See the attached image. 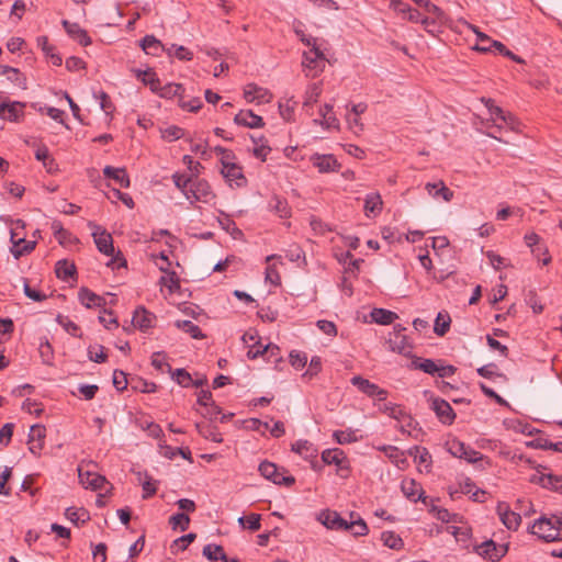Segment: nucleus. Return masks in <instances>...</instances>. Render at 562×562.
I'll return each mask as SVG.
<instances>
[{"label": "nucleus", "mask_w": 562, "mask_h": 562, "mask_svg": "<svg viewBox=\"0 0 562 562\" xmlns=\"http://www.w3.org/2000/svg\"><path fill=\"white\" fill-rule=\"evenodd\" d=\"M412 366L414 369L422 370L423 372L430 375H434L437 373V371H439L438 366L431 359L422 360L420 358H416L415 360H413Z\"/></svg>", "instance_id": "44"}, {"label": "nucleus", "mask_w": 562, "mask_h": 562, "mask_svg": "<svg viewBox=\"0 0 562 562\" xmlns=\"http://www.w3.org/2000/svg\"><path fill=\"white\" fill-rule=\"evenodd\" d=\"M389 345L392 351H396L404 356H408L413 349V346L406 335H400L395 338H390Z\"/></svg>", "instance_id": "26"}, {"label": "nucleus", "mask_w": 562, "mask_h": 562, "mask_svg": "<svg viewBox=\"0 0 562 562\" xmlns=\"http://www.w3.org/2000/svg\"><path fill=\"white\" fill-rule=\"evenodd\" d=\"M381 540L385 547L393 550H400L404 546L402 538L393 531L382 532Z\"/></svg>", "instance_id": "40"}, {"label": "nucleus", "mask_w": 562, "mask_h": 562, "mask_svg": "<svg viewBox=\"0 0 562 562\" xmlns=\"http://www.w3.org/2000/svg\"><path fill=\"white\" fill-rule=\"evenodd\" d=\"M195 428L199 431V434L211 441L214 442H222V434L217 430L216 426L207 423H196Z\"/></svg>", "instance_id": "27"}, {"label": "nucleus", "mask_w": 562, "mask_h": 562, "mask_svg": "<svg viewBox=\"0 0 562 562\" xmlns=\"http://www.w3.org/2000/svg\"><path fill=\"white\" fill-rule=\"evenodd\" d=\"M497 514L503 525L509 530H517L521 524V515L509 508L505 502H499L496 507Z\"/></svg>", "instance_id": "7"}, {"label": "nucleus", "mask_w": 562, "mask_h": 562, "mask_svg": "<svg viewBox=\"0 0 562 562\" xmlns=\"http://www.w3.org/2000/svg\"><path fill=\"white\" fill-rule=\"evenodd\" d=\"M160 284L168 286L169 291L173 293L180 288V280L175 271H169L160 278Z\"/></svg>", "instance_id": "53"}, {"label": "nucleus", "mask_w": 562, "mask_h": 562, "mask_svg": "<svg viewBox=\"0 0 562 562\" xmlns=\"http://www.w3.org/2000/svg\"><path fill=\"white\" fill-rule=\"evenodd\" d=\"M78 476L80 483L86 488H91L93 491L102 488L106 483V479L103 475L91 471H83L81 467L78 468Z\"/></svg>", "instance_id": "15"}, {"label": "nucleus", "mask_w": 562, "mask_h": 562, "mask_svg": "<svg viewBox=\"0 0 562 562\" xmlns=\"http://www.w3.org/2000/svg\"><path fill=\"white\" fill-rule=\"evenodd\" d=\"M546 479L548 490L562 493V475L549 473L546 475Z\"/></svg>", "instance_id": "64"}, {"label": "nucleus", "mask_w": 562, "mask_h": 562, "mask_svg": "<svg viewBox=\"0 0 562 562\" xmlns=\"http://www.w3.org/2000/svg\"><path fill=\"white\" fill-rule=\"evenodd\" d=\"M55 272L58 279L68 281L70 278L76 276L77 269L75 263L69 262L66 259H61L56 262Z\"/></svg>", "instance_id": "25"}, {"label": "nucleus", "mask_w": 562, "mask_h": 562, "mask_svg": "<svg viewBox=\"0 0 562 562\" xmlns=\"http://www.w3.org/2000/svg\"><path fill=\"white\" fill-rule=\"evenodd\" d=\"M7 78L20 89L25 90L27 88L26 77L18 68L10 67Z\"/></svg>", "instance_id": "48"}, {"label": "nucleus", "mask_w": 562, "mask_h": 562, "mask_svg": "<svg viewBox=\"0 0 562 562\" xmlns=\"http://www.w3.org/2000/svg\"><path fill=\"white\" fill-rule=\"evenodd\" d=\"M61 24L67 34L76 40L80 45L88 46L91 44V38L87 31L81 29L78 23H71L68 20H63Z\"/></svg>", "instance_id": "19"}, {"label": "nucleus", "mask_w": 562, "mask_h": 562, "mask_svg": "<svg viewBox=\"0 0 562 562\" xmlns=\"http://www.w3.org/2000/svg\"><path fill=\"white\" fill-rule=\"evenodd\" d=\"M24 103L14 101L7 104L5 114L3 120L10 122H18L23 115Z\"/></svg>", "instance_id": "36"}, {"label": "nucleus", "mask_w": 562, "mask_h": 562, "mask_svg": "<svg viewBox=\"0 0 562 562\" xmlns=\"http://www.w3.org/2000/svg\"><path fill=\"white\" fill-rule=\"evenodd\" d=\"M155 321L156 316L151 312L147 311L144 306H138L134 311L132 318L133 325L142 331L154 327Z\"/></svg>", "instance_id": "16"}, {"label": "nucleus", "mask_w": 562, "mask_h": 562, "mask_svg": "<svg viewBox=\"0 0 562 562\" xmlns=\"http://www.w3.org/2000/svg\"><path fill=\"white\" fill-rule=\"evenodd\" d=\"M325 61V54L319 49V47H312L307 52L303 53L302 65L308 70L314 71V74H312L313 77L323 71Z\"/></svg>", "instance_id": "6"}, {"label": "nucleus", "mask_w": 562, "mask_h": 562, "mask_svg": "<svg viewBox=\"0 0 562 562\" xmlns=\"http://www.w3.org/2000/svg\"><path fill=\"white\" fill-rule=\"evenodd\" d=\"M103 175L105 176V178L114 180L122 188L130 187V178L124 168L106 166L103 169Z\"/></svg>", "instance_id": "22"}, {"label": "nucleus", "mask_w": 562, "mask_h": 562, "mask_svg": "<svg viewBox=\"0 0 562 562\" xmlns=\"http://www.w3.org/2000/svg\"><path fill=\"white\" fill-rule=\"evenodd\" d=\"M333 437L339 445L351 443V442H356L358 440V438L356 436V431L352 429L335 430L333 434Z\"/></svg>", "instance_id": "52"}, {"label": "nucleus", "mask_w": 562, "mask_h": 562, "mask_svg": "<svg viewBox=\"0 0 562 562\" xmlns=\"http://www.w3.org/2000/svg\"><path fill=\"white\" fill-rule=\"evenodd\" d=\"M431 408L442 424L451 425L454 422L456 413L446 400L434 397Z\"/></svg>", "instance_id": "8"}, {"label": "nucleus", "mask_w": 562, "mask_h": 562, "mask_svg": "<svg viewBox=\"0 0 562 562\" xmlns=\"http://www.w3.org/2000/svg\"><path fill=\"white\" fill-rule=\"evenodd\" d=\"M291 450L305 459L315 457L316 450L313 448V445L307 440H297L291 446Z\"/></svg>", "instance_id": "38"}, {"label": "nucleus", "mask_w": 562, "mask_h": 562, "mask_svg": "<svg viewBox=\"0 0 562 562\" xmlns=\"http://www.w3.org/2000/svg\"><path fill=\"white\" fill-rule=\"evenodd\" d=\"M381 210H382L381 195L376 192L368 194L364 200V211H366L367 216H369L370 213L380 212Z\"/></svg>", "instance_id": "39"}, {"label": "nucleus", "mask_w": 562, "mask_h": 562, "mask_svg": "<svg viewBox=\"0 0 562 562\" xmlns=\"http://www.w3.org/2000/svg\"><path fill=\"white\" fill-rule=\"evenodd\" d=\"M128 381L126 373L122 370L115 369L113 372V386L122 392L127 387Z\"/></svg>", "instance_id": "63"}, {"label": "nucleus", "mask_w": 562, "mask_h": 562, "mask_svg": "<svg viewBox=\"0 0 562 562\" xmlns=\"http://www.w3.org/2000/svg\"><path fill=\"white\" fill-rule=\"evenodd\" d=\"M351 520L348 521L347 530H350L353 536H366L369 531L366 521L356 515L355 513H350Z\"/></svg>", "instance_id": "32"}, {"label": "nucleus", "mask_w": 562, "mask_h": 562, "mask_svg": "<svg viewBox=\"0 0 562 562\" xmlns=\"http://www.w3.org/2000/svg\"><path fill=\"white\" fill-rule=\"evenodd\" d=\"M270 206L281 218H289L291 216V209L286 200L278 195L271 199Z\"/></svg>", "instance_id": "34"}, {"label": "nucleus", "mask_w": 562, "mask_h": 562, "mask_svg": "<svg viewBox=\"0 0 562 562\" xmlns=\"http://www.w3.org/2000/svg\"><path fill=\"white\" fill-rule=\"evenodd\" d=\"M175 325L177 328L189 334L193 339H203L205 337L200 327L191 321H177Z\"/></svg>", "instance_id": "33"}, {"label": "nucleus", "mask_w": 562, "mask_h": 562, "mask_svg": "<svg viewBox=\"0 0 562 562\" xmlns=\"http://www.w3.org/2000/svg\"><path fill=\"white\" fill-rule=\"evenodd\" d=\"M322 93L321 83L314 82L310 85L305 92L304 106H311L318 101Z\"/></svg>", "instance_id": "47"}, {"label": "nucleus", "mask_w": 562, "mask_h": 562, "mask_svg": "<svg viewBox=\"0 0 562 562\" xmlns=\"http://www.w3.org/2000/svg\"><path fill=\"white\" fill-rule=\"evenodd\" d=\"M474 551L484 559L496 562L499 561L508 551L507 546H499L490 539L474 547Z\"/></svg>", "instance_id": "5"}, {"label": "nucleus", "mask_w": 562, "mask_h": 562, "mask_svg": "<svg viewBox=\"0 0 562 562\" xmlns=\"http://www.w3.org/2000/svg\"><path fill=\"white\" fill-rule=\"evenodd\" d=\"M465 443L462 441H459L457 439H452L447 442V449L450 454H452L454 458H462V454L465 453Z\"/></svg>", "instance_id": "60"}, {"label": "nucleus", "mask_w": 562, "mask_h": 562, "mask_svg": "<svg viewBox=\"0 0 562 562\" xmlns=\"http://www.w3.org/2000/svg\"><path fill=\"white\" fill-rule=\"evenodd\" d=\"M258 470L265 479L273 482L274 484L291 486L295 483L294 476L288 475V471L284 468L279 469L277 464L272 462H261Z\"/></svg>", "instance_id": "2"}, {"label": "nucleus", "mask_w": 562, "mask_h": 562, "mask_svg": "<svg viewBox=\"0 0 562 562\" xmlns=\"http://www.w3.org/2000/svg\"><path fill=\"white\" fill-rule=\"evenodd\" d=\"M525 301L532 308L535 314H540L543 311V305L540 303L535 290H529L526 293Z\"/></svg>", "instance_id": "59"}, {"label": "nucleus", "mask_w": 562, "mask_h": 562, "mask_svg": "<svg viewBox=\"0 0 562 562\" xmlns=\"http://www.w3.org/2000/svg\"><path fill=\"white\" fill-rule=\"evenodd\" d=\"M370 315L372 321L380 325H390L398 317L397 314L392 311L378 307L373 308Z\"/></svg>", "instance_id": "28"}, {"label": "nucleus", "mask_w": 562, "mask_h": 562, "mask_svg": "<svg viewBox=\"0 0 562 562\" xmlns=\"http://www.w3.org/2000/svg\"><path fill=\"white\" fill-rule=\"evenodd\" d=\"M531 447L543 449V450H553L557 452H562V441L551 442L544 438H537L529 443Z\"/></svg>", "instance_id": "49"}, {"label": "nucleus", "mask_w": 562, "mask_h": 562, "mask_svg": "<svg viewBox=\"0 0 562 562\" xmlns=\"http://www.w3.org/2000/svg\"><path fill=\"white\" fill-rule=\"evenodd\" d=\"M56 322L71 336L75 337H81L80 328L79 326L74 323L71 319H69L68 316H64L61 314H58L56 317Z\"/></svg>", "instance_id": "45"}, {"label": "nucleus", "mask_w": 562, "mask_h": 562, "mask_svg": "<svg viewBox=\"0 0 562 562\" xmlns=\"http://www.w3.org/2000/svg\"><path fill=\"white\" fill-rule=\"evenodd\" d=\"M319 114L322 116V120H314L315 124H319L326 128H338L339 127V121L336 117L334 113L330 115H327V113H323V110H319Z\"/></svg>", "instance_id": "57"}, {"label": "nucleus", "mask_w": 562, "mask_h": 562, "mask_svg": "<svg viewBox=\"0 0 562 562\" xmlns=\"http://www.w3.org/2000/svg\"><path fill=\"white\" fill-rule=\"evenodd\" d=\"M318 520L328 529L347 530L348 521L344 519L337 512L324 509L318 515Z\"/></svg>", "instance_id": "10"}, {"label": "nucleus", "mask_w": 562, "mask_h": 562, "mask_svg": "<svg viewBox=\"0 0 562 562\" xmlns=\"http://www.w3.org/2000/svg\"><path fill=\"white\" fill-rule=\"evenodd\" d=\"M10 241L12 243L10 251L15 259L31 254L36 247V241L34 240H25L23 237L16 239V234L13 229H11Z\"/></svg>", "instance_id": "12"}, {"label": "nucleus", "mask_w": 562, "mask_h": 562, "mask_svg": "<svg viewBox=\"0 0 562 562\" xmlns=\"http://www.w3.org/2000/svg\"><path fill=\"white\" fill-rule=\"evenodd\" d=\"M476 50L482 53H490L493 49L498 52L501 55L508 57L509 59L514 60L518 64H524L525 60L519 57L518 55L514 54L512 50H509L502 42L499 41H490V45H475L474 47Z\"/></svg>", "instance_id": "18"}, {"label": "nucleus", "mask_w": 562, "mask_h": 562, "mask_svg": "<svg viewBox=\"0 0 562 562\" xmlns=\"http://www.w3.org/2000/svg\"><path fill=\"white\" fill-rule=\"evenodd\" d=\"M161 98L171 99L173 97H178L181 99L184 93V88L180 83H166L165 86L159 85V89L157 92Z\"/></svg>", "instance_id": "31"}, {"label": "nucleus", "mask_w": 562, "mask_h": 562, "mask_svg": "<svg viewBox=\"0 0 562 562\" xmlns=\"http://www.w3.org/2000/svg\"><path fill=\"white\" fill-rule=\"evenodd\" d=\"M65 516L72 522L82 524L90 519L89 513L83 508L68 507L65 512Z\"/></svg>", "instance_id": "46"}, {"label": "nucleus", "mask_w": 562, "mask_h": 562, "mask_svg": "<svg viewBox=\"0 0 562 562\" xmlns=\"http://www.w3.org/2000/svg\"><path fill=\"white\" fill-rule=\"evenodd\" d=\"M189 193L191 195V200H189L191 203H209L215 198L209 182L204 179H199L198 177L193 178V181L189 188Z\"/></svg>", "instance_id": "4"}, {"label": "nucleus", "mask_w": 562, "mask_h": 562, "mask_svg": "<svg viewBox=\"0 0 562 562\" xmlns=\"http://www.w3.org/2000/svg\"><path fill=\"white\" fill-rule=\"evenodd\" d=\"M398 422L401 423L398 429L403 434L414 436L413 430L422 431V428L418 427V423L406 412L404 413V416H402V419Z\"/></svg>", "instance_id": "42"}, {"label": "nucleus", "mask_w": 562, "mask_h": 562, "mask_svg": "<svg viewBox=\"0 0 562 562\" xmlns=\"http://www.w3.org/2000/svg\"><path fill=\"white\" fill-rule=\"evenodd\" d=\"M530 532L546 542L562 540V518L555 515L542 516L531 526Z\"/></svg>", "instance_id": "1"}, {"label": "nucleus", "mask_w": 562, "mask_h": 562, "mask_svg": "<svg viewBox=\"0 0 562 562\" xmlns=\"http://www.w3.org/2000/svg\"><path fill=\"white\" fill-rule=\"evenodd\" d=\"M172 379L182 387H189L192 384V376L186 369H176L172 372Z\"/></svg>", "instance_id": "58"}, {"label": "nucleus", "mask_w": 562, "mask_h": 562, "mask_svg": "<svg viewBox=\"0 0 562 562\" xmlns=\"http://www.w3.org/2000/svg\"><path fill=\"white\" fill-rule=\"evenodd\" d=\"M183 128L176 125H171L166 127L165 130H161V137L168 142H175L177 139H180L181 137H183Z\"/></svg>", "instance_id": "55"}, {"label": "nucleus", "mask_w": 562, "mask_h": 562, "mask_svg": "<svg viewBox=\"0 0 562 562\" xmlns=\"http://www.w3.org/2000/svg\"><path fill=\"white\" fill-rule=\"evenodd\" d=\"M313 166L318 169L319 172H335L340 168V164L337 161L331 154H314L311 157Z\"/></svg>", "instance_id": "13"}, {"label": "nucleus", "mask_w": 562, "mask_h": 562, "mask_svg": "<svg viewBox=\"0 0 562 562\" xmlns=\"http://www.w3.org/2000/svg\"><path fill=\"white\" fill-rule=\"evenodd\" d=\"M221 172L229 183L235 181L237 187H243L246 184L247 180L243 173V169L235 162L225 164V167H222Z\"/></svg>", "instance_id": "20"}, {"label": "nucleus", "mask_w": 562, "mask_h": 562, "mask_svg": "<svg viewBox=\"0 0 562 562\" xmlns=\"http://www.w3.org/2000/svg\"><path fill=\"white\" fill-rule=\"evenodd\" d=\"M202 553L207 560L215 562L218 561L220 555L225 552L222 546L209 543L204 546Z\"/></svg>", "instance_id": "54"}, {"label": "nucleus", "mask_w": 562, "mask_h": 562, "mask_svg": "<svg viewBox=\"0 0 562 562\" xmlns=\"http://www.w3.org/2000/svg\"><path fill=\"white\" fill-rule=\"evenodd\" d=\"M79 301L88 308L102 306L105 301L102 296L90 291L88 288H81L78 292Z\"/></svg>", "instance_id": "24"}, {"label": "nucleus", "mask_w": 562, "mask_h": 562, "mask_svg": "<svg viewBox=\"0 0 562 562\" xmlns=\"http://www.w3.org/2000/svg\"><path fill=\"white\" fill-rule=\"evenodd\" d=\"M350 382L353 386H357L360 392L364 393L370 397H374V390L378 386L376 384L370 382L369 380L360 375H355Z\"/></svg>", "instance_id": "37"}, {"label": "nucleus", "mask_w": 562, "mask_h": 562, "mask_svg": "<svg viewBox=\"0 0 562 562\" xmlns=\"http://www.w3.org/2000/svg\"><path fill=\"white\" fill-rule=\"evenodd\" d=\"M190 518L184 513H177L169 518V525L172 529L179 528L181 531H186L189 528Z\"/></svg>", "instance_id": "50"}, {"label": "nucleus", "mask_w": 562, "mask_h": 562, "mask_svg": "<svg viewBox=\"0 0 562 562\" xmlns=\"http://www.w3.org/2000/svg\"><path fill=\"white\" fill-rule=\"evenodd\" d=\"M234 122L237 125H241L249 128L263 127V119L255 114L251 110H240L234 117Z\"/></svg>", "instance_id": "17"}, {"label": "nucleus", "mask_w": 562, "mask_h": 562, "mask_svg": "<svg viewBox=\"0 0 562 562\" xmlns=\"http://www.w3.org/2000/svg\"><path fill=\"white\" fill-rule=\"evenodd\" d=\"M425 190L431 195L434 199L442 198L446 202H449L453 198V192L446 187L443 181L438 182H428L425 184Z\"/></svg>", "instance_id": "21"}, {"label": "nucleus", "mask_w": 562, "mask_h": 562, "mask_svg": "<svg viewBox=\"0 0 562 562\" xmlns=\"http://www.w3.org/2000/svg\"><path fill=\"white\" fill-rule=\"evenodd\" d=\"M46 437V428L43 425H33L29 434V450L34 456H40L44 448V440Z\"/></svg>", "instance_id": "9"}, {"label": "nucleus", "mask_w": 562, "mask_h": 562, "mask_svg": "<svg viewBox=\"0 0 562 562\" xmlns=\"http://www.w3.org/2000/svg\"><path fill=\"white\" fill-rule=\"evenodd\" d=\"M140 46L146 54L153 56H157L159 52L165 50V47L161 44V42L157 40L154 35H146L140 41Z\"/></svg>", "instance_id": "30"}, {"label": "nucleus", "mask_w": 562, "mask_h": 562, "mask_svg": "<svg viewBox=\"0 0 562 562\" xmlns=\"http://www.w3.org/2000/svg\"><path fill=\"white\" fill-rule=\"evenodd\" d=\"M135 72L136 77L140 79L144 85L149 86L153 92H158L160 80L157 78V75L153 69H137Z\"/></svg>", "instance_id": "29"}, {"label": "nucleus", "mask_w": 562, "mask_h": 562, "mask_svg": "<svg viewBox=\"0 0 562 562\" xmlns=\"http://www.w3.org/2000/svg\"><path fill=\"white\" fill-rule=\"evenodd\" d=\"M321 370H322V360L319 357L315 356L311 359L308 369L303 373L302 378L313 379L321 372Z\"/></svg>", "instance_id": "61"}, {"label": "nucleus", "mask_w": 562, "mask_h": 562, "mask_svg": "<svg viewBox=\"0 0 562 562\" xmlns=\"http://www.w3.org/2000/svg\"><path fill=\"white\" fill-rule=\"evenodd\" d=\"M88 226L92 231V237L98 250L105 256H113L114 246L111 234L93 222H89Z\"/></svg>", "instance_id": "3"}, {"label": "nucleus", "mask_w": 562, "mask_h": 562, "mask_svg": "<svg viewBox=\"0 0 562 562\" xmlns=\"http://www.w3.org/2000/svg\"><path fill=\"white\" fill-rule=\"evenodd\" d=\"M175 186L186 195L188 200H191L189 188L193 181V177L186 175L175 173L172 176Z\"/></svg>", "instance_id": "41"}, {"label": "nucleus", "mask_w": 562, "mask_h": 562, "mask_svg": "<svg viewBox=\"0 0 562 562\" xmlns=\"http://www.w3.org/2000/svg\"><path fill=\"white\" fill-rule=\"evenodd\" d=\"M244 97L247 102H257L258 104L268 103L272 99V93L255 83H249L244 90Z\"/></svg>", "instance_id": "14"}, {"label": "nucleus", "mask_w": 562, "mask_h": 562, "mask_svg": "<svg viewBox=\"0 0 562 562\" xmlns=\"http://www.w3.org/2000/svg\"><path fill=\"white\" fill-rule=\"evenodd\" d=\"M451 318L448 313L439 312L434 325V331L438 336H445L450 329Z\"/></svg>", "instance_id": "35"}, {"label": "nucleus", "mask_w": 562, "mask_h": 562, "mask_svg": "<svg viewBox=\"0 0 562 562\" xmlns=\"http://www.w3.org/2000/svg\"><path fill=\"white\" fill-rule=\"evenodd\" d=\"M379 411L387 414L390 417L401 420L402 416H404L405 411L397 404L393 403H384L379 406Z\"/></svg>", "instance_id": "51"}, {"label": "nucleus", "mask_w": 562, "mask_h": 562, "mask_svg": "<svg viewBox=\"0 0 562 562\" xmlns=\"http://www.w3.org/2000/svg\"><path fill=\"white\" fill-rule=\"evenodd\" d=\"M274 350L279 351V347L276 345H271V344L262 347L261 344L259 342V345H250L249 346L247 357L249 359H256L259 356H263L267 352H271V355H274Z\"/></svg>", "instance_id": "43"}, {"label": "nucleus", "mask_w": 562, "mask_h": 562, "mask_svg": "<svg viewBox=\"0 0 562 562\" xmlns=\"http://www.w3.org/2000/svg\"><path fill=\"white\" fill-rule=\"evenodd\" d=\"M260 519H261V516L259 514H250L246 517H239L238 518V522L243 526V527H246V522H247V528L251 531H257L260 529L261 525H260Z\"/></svg>", "instance_id": "56"}, {"label": "nucleus", "mask_w": 562, "mask_h": 562, "mask_svg": "<svg viewBox=\"0 0 562 562\" xmlns=\"http://www.w3.org/2000/svg\"><path fill=\"white\" fill-rule=\"evenodd\" d=\"M322 460L326 464H335L340 469L346 468L345 462L347 461L342 450L338 448L326 449L322 452Z\"/></svg>", "instance_id": "23"}, {"label": "nucleus", "mask_w": 562, "mask_h": 562, "mask_svg": "<svg viewBox=\"0 0 562 562\" xmlns=\"http://www.w3.org/2000/svg\"><path fill=\"white\" fill-rule=\"evenodd\" d=\"M403 494L412 502L420 501L427 505V496L424 495V490L414 479H404L401 484Z\"/></svg>", "instance_id": "11"}, {"label": "nucleus", "mask_w": 562, "mask_h": 562, "mask_svg": "<svg viewBox=\"0 0 562 562\" xmlns=\"http://www.w3.org/2000/svg\"><path fill=\"white\" fill-rule=\"evenodd\" d=\"M290 363L294 369L301 370L306 366L307 357L305 353L293 350L290 352Z\"/></svg>", "instance_id": "62"}]
</instances>
